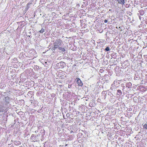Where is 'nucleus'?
Segmentation results:
<instances>
[{"label":"nucleus","instance_id":"1","mask_svg":"<svg viewBox=\"0 0 147 147\" xmlns=\"http://www.w3.org/2000/svg\"><path fill=\"white\" fill-rule=\"evenodd\" d=\"M63 43L61 40L60 39H58L55 40V42L53 43V45L54 46V48H58Z\"/></svg>","mask_w":147,"mask_h":147},{"label":"nucleus","instance_id":"2","mask_svg":"<svg viewBox=\"0 0 147 147\" xmlns=\"http://www.w3.org/2000/svg\"><path fill=\"white\" fill-rule=\"evenodd\" d=\"M77 82L78 85L82 86L83 85V83L79 78H77Z\"/></svg>","mask_w":147,"mask_h":147},{"label":"nucleus","instance_id":"3","mask_svg":"<svg viewBox=\"0 0 147 147\" xmlns=\"http://www.w3.org/2000/svg\"><path fill=\"white\" fill-rule=\"evenodd\" d=\"M5 101L6 103H9L10 101V98L8 96L5 98Z\"/></svg>","mask_w":147,"mask_h":147},{"label":"nucleus","instance_id":"4","mask_svg":"<svg viewBox=\"0 0 147 147\" xmlns=\"http://www.w3.org/2000/svg\"><path fill=\"white\" fill-rule=\"evenodd\" d=\"M58 49L59 50L61 51L62 52H64V53H65V49L64 48L61 47H60L58 48Z\"/></svg>","mask_w":147,"mask_h":147},{"label":"nucleus","instance_id":"5","mask_svg":"<svg viewBox=\"0 0 147 147\" xmlns=\"http://www.w3.org/2000/svg\"><path fill=\"white\" fill-rule=\"evenodd\" d=\"M118 1H119V0H117ZM120 1H119L118 3H122L123 4H124L125 3V1L124 0H119Z\"/></svg>","mask_w":147,"mask_h":147},{"label":"nucleus","instance_id":"6","mask_svg":"<svg viewBox=\"0 0 147 147\" xmlns=\"http://www.w3.org/2000/svg\"><path fill=\"white\" fill-rule=\"evenodd\" d=\"M30 4L28 3L27 4V7H26V10H28V9L30 7Z\"/></svg>","mask_w":147,"mask_h":147},{"label":"nucleus","instance_id":"7","mask_svg":"<svg viewBox=\"0 0 147 147\" xmlns=\"http://www.w3.org/2000/svg\"><path fill=\"white\" fill-rule=\"evenodd\" d=\"M45 31V29L43 28H42L39 31L41 33H42Z\"/></svg>","mask_w":147,"mask_h":147},{"label":"nucleus","instance_id":"8","mask_svg":"<svg viewBox=\"0 0 147 147\" xmlns=\"http://www.w3.org/2000/svg\"><path fill=\"white\" fill-rule=\"evenodd\" d=\"M105 50H106V51H109L110 50V49H109V47H107Z\"/></svg>","mask_w":147,"mask_h":147},{"label":"nucleus","instance_id":"9","mask_svg":"<svg viewBox=\"0 0 147 147\" xmlns=\"http://www.w3.org/2000/svg\"><path fill=\"white\" fill-rule=\"evenodd\" d=\"M140 13L141 15H142L144 14V12L143 11H140Z\"/></svg>","mask_w":147,"mask_h":147},{"label":"nucleus","instance_id":"10","mask_svg":"<svg viewBox=\"0 0 147 147\" xmlns=\"http://www.w3.org/2000/svg\"><path fill=\"white\" fill-rule=\"evenodd\" d=\"M144 127L147 129V124H145L144 125Z\"/></svg>","mask_w":147,"mask_h":147},{"label":"nucleus","instance_id":"11","mask_svg":"<svg viewBox=\"0 0 147 147\" xmlns=\"http://www.w3.org/2000/svg\"><path fill=\"white\" fill-rule=\"evenodd\" d=\"M56 48H54V46H53V47L52 49H51V50L53 51V50H54Z\"/></svg>","mask_w":147,"mask_h":147},{"label":"nucleus","instance_id":"12","mask_svg":"<svg viewBox=\"0 0 147 147\" xmlns=\"http://www.w3.org/2000/svg\"><path fill=\"white\" fill-rule=\"evenodd\" d=\"M117 92L119 93H121V90H117Z\"/></svg>","mask_w":147,"mask_h":147},{"label":"nucleus","instance_id":"13","mask_svg":"<svg viewBox=\"0 0 147 147\" xmlns=\"http://www.w3.org/2000/svg\"><path fill=\"white\" fill-rule=\"evenodd\" d=\"M108 22V21L107 20H104V22L105 23H107Z\"/></svg>","mask_w":147,"mask_h":147}]
</instances>
